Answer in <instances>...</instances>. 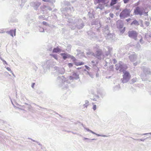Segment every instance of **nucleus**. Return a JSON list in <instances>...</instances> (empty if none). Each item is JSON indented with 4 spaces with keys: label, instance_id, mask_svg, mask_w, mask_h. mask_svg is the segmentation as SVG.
<instances>
[{
    "label": "nucleus",
    "instance_id": "f257e3e1",
    "mask_svg": "<svg viewBox=\"0 0 151 151\" xmlns=\"http://www.w3.org/2000/svg\"><path fill=\"white\" fill-rule=\"evenodd\" d=\"M142 69L143 70L144 74H142L141 75V78L143 81H147V76L148 75L151 74L149 68L145 66L143 67Z\"/></svg>",
    "mask_w": 151,
    "mask_h": 151
},
{
    "label": "nucleus",
    "instance_id": "f03ea898",
    "mask_svg": "<svg viewBox=\"0 0 151 151\" xmlns=\"http://www.w3.org/2000/svg\"><path fill=\"white\" fill-rule=\"evenodd\" d=\"M131 76L130 74L128 71L123 70V83L128 82Z\"/></svg>",
    "mask_w": 151,
    "mask_h": 151
},
{
    "label": "nucleus",
    "instance_id": "7ed1b4c3",
    "mask_svg": "<svg viewBox=\"0 0 151 151\" xmlns=\"http://www.w3.org/2000/svg\"><path fill=\"white\" fill-rule=\"evenodd\" d=\"M144 12L143 9L139 6L136 7L134 9V14L135 15H139L142 16Z\"/></svg>",
    "mask_w": 151,
    "mask_h": 151
},
{
    "label": "nucleus",
    "instance_id": "20e7f679",
    "mask_svg": "<svg viewBox=\"0 0 151 151\" xmlns=\"http://www.w3.org/2000/svg\"><path fill=\"white\" fill-rule=\"evenodd\" d=\"M128 36L135 40H137V37L138 35L137 32L135 31L132 30L129 31L128 32Z\"/></svg>",
    "mask_w": 151,
    "mask_h": 151
},
{
    "label": "nucleus",
    "instance_id": "39448f33",
    "mask_svg": "<svg viewBox=\"0 0 151 151\" xmlns=\"http://www.w3.org/2000/svg\"><path fill=\"white\" fill-rule=\"evenodd\" d=\"M130 9H126L123 10V18L129 16L130 14Z\"/></svg>",
    "mask_w": 151,
    "mask_h": 151
},
{
    "label": "nucleus",
    "instance_id": "423d86ee",
    "mask_svg": "<svg viewBox=\"0 0 151 151\" xmlns=\"http://www.w3.org/2000/svg\"><path fill=\"white\" fill-rule=\"evenodd\" d=\"M129 58L131 61L134 62L136 60L137 57L134 53L129 56Z\"/></svg>",
    "mask_w": 151,
    "mask_h": 151
},
{
    "label": "nucleus",
    "instance_id": "0eeeda50",
    "mask_svg": "<svg viewBox=\"0 0 151 151\" xmlns=\"http://www.w3.org/2000/svg\"><path fill=\"white\" fill-rule=\"evenodd\" d=\"M16 29H14V30H11L9 32V33L12 37H13V35L14 36H15L16 35Z\"/></svg>",
    "mask_w": 151,
    "mask_h": 151
},
{
    "label": "nucleus",
    "instance_id": "6e6552de",
    "mask_svg": "<svg viewBox=\"0 0 151 151\" xmlns=\"http://www.w3.org/2000/svg\"><path fill=\"white\" fill-rule=\"evenodd\" d=\"M131 25H134L135 26H138L139 25V22H138L136 19L134 20L131 23Z\"/></svg>",
    "mask_w": 151,
    "mask_h": 151
},
{
    "label": "nucleus",
    "instance_id": "1a4fd4ad",
    "mask_svg": "<svg viewBox=\"0 0 151 151\" xmlns=\"http://www.w3.org/2000/svg\"><path fill=\"white\" fill-rule=\"evenodd\" d=\"M61 50L58 47H57L56 48H55L53 50L52 52L57 53L60 52Z\"/></svg>",
    "mask_w": 151,
    "mask_h": 151
},
{
    "label": "nucleus",
    "instance_id": "9d476101",
    "mask_svg": "<svg viewBox=\"0 0 151 151\" xmlns=\"http://www.w3.org/2000/svg\"><path fill=\"white\" fill-rule=\"evenodd\" d=\"M75 64L76 66L81 65H84V63L83 62H75Z\"/></svg>",
    "mask_w": 151,
    "mask_h": 151
},
{
    "label": "nucleus",
    "instance_id": "9b49d317",
    "mask_svg": "<svg viewBox=\"0 0 151 151\" xmlns=\"http://www.w3.org/2000/svg\"><path fill=\"white\" fill-rule=\"evenodd\" d=\"M104 1V0H94V3L95 4L102 2Z\"/></svg>",
    "mask_w": 151,
    "mask_h": 151
},
{
    "label": "nucleus",
    "instance_id": "f8f14e48",
    "mask_svg": "<svg viewBox=\"0 0 151 151\" xmlns=\"http://www.w3.org/2000/svg\"><path fill=\"white\" fill-rule=\"evenodd\" d=\"M61 55L63 56V58L65 60L67 58V55L65 53H61Z\"/></svg>",
    "mask_w": 151,
    "mask_h": 151
},
{
    "label": "nucleus",
    "instance_id": "ddd939ff",
    "mask_svg": "<svg viewBox=\"0 0 151 151\" xmlns=\"http://www.w3.org/2000/svg\"><path fill=\"white\" fill-rule=\"evenodd\" d=\"M117 0H111V1L110 3L111 6H113L116 4Z\"/></svg>",
    "mask_w": 151,
    "mask_h": 151
},
{
    "label": "nucleus",
    "instance_id": "4468645a",
    "mask_svg": "<svg viewBox=\"0 0 151 151\" xmlns=\"http://www.w3.org/2000/svg\"><path fill=\"white\" fill-rule=\"evenodd\" d=\"M101 50H99L96 52V55L97 56H99L101 55Z\"/></svg>",
    "mask_w": 151,
    "mask_h": 151
},
{
    "label": "nucleus",
    "instance_id": "2eb2a0df",
    "mask_svg": "<svg viewBox=\"0 0 151 151\" xmlns=\"http://www.w3.org/2000/svg\"><path fill=\"white\" fill-rule=\"evenodd\" d=\"M137 80V78H133L131 80L132 82L130 83H134Z\"/></svg>",
    "mask_w": 151,
    "mask_h": 151
},
{
    "label": "nucleus",
    "instance_id": "dca6fc26",
    "mask_svg": "<svg viewBox=\"0 0 151 151\" xmlns=\"http://www.w3.org/2000/svg\"><path fill=\"white\" fill-rule=\"evenodd\" d=\"M127 68V65L126 64H123V70H126Z\"/></svg>",
    "mask_w": 151,
    "mask_h": 151
},
{
    "label": "nucleus",
    "instance_id": "f3484780",
    "mask_svg": "<svg viewBox=\"0 0 151 151\" xmlns=\"http://www.w3.org/2000/svg\"><path fill=\"white\" fill-rule=\"evenodd\" d=\"M50 55L52 56L56 60H58V57L56 55H53V54H50Z\"/></svg>",
    "mask_w": 151,
    "mask_h": 151
},
{
    "label": "nucleus",
    "instance_id": "a211bd4d",
    "mask_svg": "<svg viewBox=\"0 0 151 151\" xmlns=\"http://www.w3.org/2000/svg\"><path fill=\"white\" fill-rule=\"evenodd\" d=\"M145 24L147 27H148L150 24V23L147 21H146L145 23Z\"/></svg>",
    "mask_w": 151,
    "mask_h": 151
},
{
    "label": "nucleus",
    "instance_id": "6ab92c4d",
    "mask_svg": "<svg viewBox=\"0 0 151 151\" xmlns=\"http://www.w3.org/2000/svg\"><path fill=\"white\" fill-rule=\"evenodd\" d=\"M52 0H42V1L45 2H50L52 1Z\"/></svg>",
    "mask_w": 151,
    "mask_h": 151
},
{
    "label": "nucleus",
    "instance_id": "aec40b11",
    "mask_svg": "<svg viewBox=\"0 0 151 151\" xmlns=\"http://www.w3.org/2000/svg\"><path fill=\"white\" fill-rule=\"evenodd\" d=\"M140 2L139 1L134 4V6H137V7L138 6Z\"/></svg>",
    "mask_w": 151,
    "mask_h": 151
},
{
    "label": "nucleus",
    "instance_id": "412c9836",
    "mask_svg": "<svg viewBox=\"0 0 151 151\" xmlns=\"http://www.w3.org/2000/svg\"><path fill=\"white\" fill-rule=\"evenodd\" d=\"M133 139H135V140H139L140 141H145V139H134L133 138Z\"/></svg>",
    "mask_w": 151,
    "mask_h": 151
},
{
    "label": "nucleus",
    "instance_id": "4be33fe9",
    "mask_svg": "<svg viewBox=\"0 0 151 151\" xmlns=\"http://www.w3.org/2000/svg\"><path fill=\"white\" fill-rule=\"evenodd\" d=\"M151 134V133H144V134H140L142 136V135H147V134Z\"/></svg>",
    "mask_w": 151,
    "mask_h": 151
},
{
    "label": "nucleus",
    "instance_id": "5701e85b",
    "mask_svg": "<svg viewBox=\"0 0 151 151\" xmlns=\"http://www.w3.org/2000/svg\"><path fill=\"white\" fill-rule=\"evenodd\" d=\"M7 70L9 71H11V73H12V71H11V68L9 67H7L6 68Z\"/></svg>",
    "mask_w": 151,
    "mask_h": 151
},
{
    "label": "nucleus",
    "instance_id": "b1692460",
    "mask_svg": "<svg viewBox=\"0 0 151 151\" xmlns=\"http://www.w3.org/2000/svg\"><path fill=\"white\" fill-rule=\"evenodd\" d=\"M129 0H123V1L124 3H128Z\"/></svg>",
    "mask_w": 151,
    "mask_h": 151
},
{
    "label": "nucleus",
    "instance_id": "393cba45",
    "mask_svg": "<svg viewBox=\"0 0 151 151\" xmlns=\"http://www.w3.org/2000/svg\"><path fill=\"white\" fill-rule=\"evenodd\" d=\"M93 109L94 110H95L96 109V106L94 105L93 106Z\"/></svg>",
    "mask_w": 151,
    "mask_h": 151
},
{
    "label": "nucleus",
    "instance_id": "a878e982",
    "mask_svg": "<svg viewBox=\"0 0 151 151\" xmlns=\"http://www.w3.org/2000/svg\"><path fill=\"white\" fill-rule=\"evenodd\" d=\"M2 60L3 61V62L4 64H6V65H7V62L5 61L4 60Z\"/></svg>",
    "mask_w": 151,
    "mask_h": 151
},
{
    "label": "nucleus",
    "instance_id": "bb28decb",
    "mask_svg": "<svg viewBox=\"0 0 151 151\" xmlns=\"http://www.w3.org/2000/svg\"><path fill=\"white\" fill-rule=\"evenodd\" d=\"M109 15H110V16L111 17L113 18V16H114V14H112V13H110L109 14Z\"/></svg>",
    "mask_w": 151,
    "mask_h": 151
},
{
    "label": "nucleus",
    "instance_id": "cd10ccee",
    "mask_svg": "<svg viewBox=\"0 0 151 151\" xmlns=\"http://www.w3.org/2000/svg\"><path fill=\"white\" fill-rule=\"evenodd\" d=\"M139 42L141 43L142 44L143 43V40L142 38L141 39H140Z\"/></svg>",
    "mask_w": 151,
    "mask_h": 151
},
{
    "label": "nucleus",
    "instance_id": "c85d7f7f",
    "mask_svg": "<svg viewBox=\"0 0 151 151\" xmlns=\"http://www.w3.org/2000/svg\"><path fill=\"white\" fill-rule=\"evenodd\" d=\"M68 65L69 67H72L73 66V64L71 63H68Z\"/></svg>",
    "mask_w": 151,
    "mask_h": 151
},
{
    "label": "nucleus",
    "instance_id": "c756f323",
    "mask_svg": "<svg viewBox=\"0 0 151 151\" xmlns=\"http://www.w3.org/2000/svg\"><path fill=\"white\" fill-rule=\"evenodd\" d=\"M87 130H88V131H89V132H91L92 133H93V134H95V133L94 132H93L92 131H91V130H89V129H87Z\"/></svg>",
    "mask_w": 151,
    "mask_h": 151
},
{
    "label": "nucleus",
    "instance_id": "7c9ffc66",
    "mask_svg": "<svg viewBox=\"0 0 151 151\" xmlns=\"http://www.w3.org/2000/svg\"><path fill=\"white\" fill-rule=\"evenodd\" d=\"M132 19L130 18L126 19V20L127 21V22H128L129 21H130V20H131Z\"/></svg>",
    "mask_w": 151,
    "mask_h": 151
},
{
    "label": "nucleus",
    "instance_id": "2f4dec72",
    "mask_svg": "<svg viewBox=\"0 0 151 151\" xmlns=\"http://www.w3.org/2000/svg\"><path fill=\"white\" fill-rule=\"evenodd\" d=\"M148 14H147V12H145L144 13V15L145 16H148Z\"/></svg>",
    "mask_w": 151,
    "mask_h": 151
},
{
    "label": "nucleus",
    "instance_id": "473e14b6",
    "mask_svg": "<svg viewBox=\"0 0 151 151\" xmlns=\"http://www.w3.org/2000/svg\"><path fill=\"white\" fill-rule=\"evenodd\" d=\"M137 64V62H136L135 63H134V65L135 66H136Z\"/></svg>",
    "mask_w": 151,
    "mask_h": 151
},
{
    "label": "nucleus",
    "instance_id": "72a5a7b5",
    "mask_svg": "<svg viewBox=\"0 0 151 151\" xmlns=\"http://www.w3.org/2000/svg\"><path fill=\"white\" fill-rule=\"evenodd\" d=\"M85 67L87 69H88V68H89V67L87 65H85Z\"/></svg>",
    "mask_w": 151,
    "mask_h": 151
},
{
    "label": "nucleus",
    "instance_id": "f704fd0d",
    "mask_svg": "<svg viewBox=\"0 0 151 151\" xmlns=\"http://www.w3.org/2000/svg\"><path fill=\"white\" fill-rule=\"evenodd\" d=\"M42 23L44 24L45 25L46 24V22H43Z\"/></svg>",
    "mask_w": 151,
    "mask_h": 151
},
{
    "label": "nucleus",
    "instance_id": "c9c22d12",
    "mask_svg": "<svg viewBox=\"0 0 151 151\" xmlns=\"http://www.w3.org/2000/svg\"><path fill=\"white\" fill-rule=\"evenodd\" d=\"M110 68H111V69H113V66H110Z\"/></svg>",
    "mask_w": 151,
    "mask_h": 151
},
{
    "label": "nucleus",
    "instance_id": "e433bc0d",
    "mask_svg": "<svg viewBox=\"0 0 151 151\" xmlns=\"http://www.w3.org/2000/svg\"><path fill=\"white\" fill-rule=\"evenodd\" d=\"M122 12L120 13V17H121V16H122Z\"/></svg>",
    "mask_w": 151,
    "mask_h": 151
},
{
    "label": "nucleus",
    "instance_id": "4c0bfd02",
    "mask_svg": "<svg viewBox=\"0 0 151 151\" xmlns=\"http://www.w3.org/2000/svg\"><path fill=\"white\" fill-rule=\"evenodd\" d=\"M35 84V83H33V84H32V88H33V87H34V85Z\"/></svg>",
    "mask_w": 151,
    "mask_h": 151
},
{
    "label": "nucleus",
    "instance_id": "58836bf2",
    "mask_svg": "<svg viewBox=\"0 0 151 151\" xmlns=\"http://www.w3.org/2000/svg\"><path fill=\"white\" fill-rule=\"evenodd\" d=\"M4 31H2L1 32L0 31V33H4Z\"/></svg>",
    "mask_w": 151,
    "mask_h": 151
},
{
    "label": "nucleus",
    "instance_id": "ea45409f",
    "mask_svg": "<svg viewBox=\"0 0 151 151\" xmlns=\"http://www.w3.org/2000/svg\"><path fill=\"white\" fill-rule=\"evenodd\" d=\"M125 27L123 28V32H124V31H125Z\"/></svg>",
    "mask_w": 151,
    "mask_h": 151
},
{
    "label": "nucleus",
    "instance_id": "a19ab883",
    "mask_svg": "<svg viewBox=\"0 0 151 151\" xmlns=\"http://www.w3.org/2000/svg\"><path fill=\"white\" fill-rule=\"evenodd\" d=\"M88 139V138H84V139Z\"/></svg>",
    "mask_w": 151,
    "mask_h": 151
},
{
    "label": "nucleus",
    "instance_id": "79ce46f5",
    "mask_svg": "<svg viewBox=\"0 0 151 151\" xmlns=\"http://www.w3.org/2000/svg\"><path fill=\"white\" fill-rule=\"evenodd\" d=\"M80 68H77V69H80Z\"/></svg>",
    "mask_w": 151,
    "mask_h": 151
},
{
    "label": "nucleus",
    "instance_id": "37998d69",
    "mask_svg": "<svg viewBox=\"0 0 151 151\" xmlns=\"http://www.w3.org/2000/svg\"><path fill=\"white\" fill-rule=\"evenodd\" d=\"M73 58H75V59L74 57H73Z\"/></svg>",
    "mask_w": 151,
    "mask_h": 151
},
{
    "label": "nucleus",
    "instance_id": "c03bdc74",
    "mask_svg": "<svg viewBox=\"0 0 151 151\" xmlns=\"http://www.w3.org/2000/svg\"><path fill=\"white\" fill-rule=\"evenodd\" d=\"M85 1H86V0H85Z\"/></svg>",
    "mask_w": 151,
    "mask_h": 151
}]
</instances>
